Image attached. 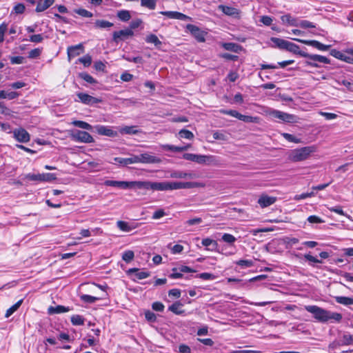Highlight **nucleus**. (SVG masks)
I'll list each match as a JSON object with an SVG mask.
<instances>
[{
  "mask_svg": "<svg viewBox=\"0 0 353 353\" xmlns=\"http://www.w3.org/2000/svg\"><path fill=\"white\" fill-rule=\"evenodd\" d=\"M183 158L185 160L194 161L199 164L206 163L208 160L211 157L206 155L195 154L192 153H185L183 155Z\"/></svg>",
  "mask_w": 353,
  "mask_h": 353,
  "instance_id": "12",
  "label": "nucleus"
},
{
  "mask_svg": "<svg viewBox=\"0 0 353 353\" xmlns=\"http://www.w3.org/2000/svg\"><path fill=\"white\" fill-rule=\"evenodd\" d=\"M305 308L308 312L313 314L316 320L321 323H325L329 321L339 323L343 319L341 314L333 312L316 305H306Z\"/></svg>",
  "mask_w": 353,
  "mask_h": 353,
  "instance_id": "1",
  "label": "nucleus"
},
{
  "mask_svg": "<svg viewBox=\"0 0 353 353\" xmlns=\"http://www.w3.org/2000/svg\"><path fill=\"white\" fill-rule=\"evenodd\" d=\"M222 240L225 243L232 244L235 242L236 238L230 234L225 233L222 236Z\"/></svg>",
  "mask_w": 353,
  "mask_h": 353,
  "instance_id": "51",
  "label": "nucleus"
},
{
  "mask_svg": "<svg viewBox=\"0 0 353 353\" xmlns=\"http://www.w3.org/2000/svg\"><path fill=\"white\" fill-rule=\"evenodd\" d=\"M138 188L159 191L168 190V182L138 181Z\"/></svg>",
  "mask_w": 353,
  "mask_h": 353,
  "instance_id": "4",
  "label": "nucleus"
},
{
  "mask_svg": "<svg viewBox=\"0 0 353 353\" xmlns=\"http://www.w3.org/2000/svg\"><path fill=\"white\" fill-rule=\"evenodd\" d=\"M134 35V32L131 29H124L119 31H114L112 34V41L117 43L124 41Z\"/></svg>",
  "mask_w": 353,
  "mask_h": 353,
  "instance_id": "10",
  "label": "nucleus"
},
{
  "mask_svg": "<svg viewBox=\"0 0 353 353\" xmlns=\"http://www.w3.org/2000/svg\"><path fill=\"white\" fill-rule=\"evenodd\" d=\"M41 53V49L40 48H35L32 50H30L28 53V58L29 59H36L38 58Z\"/></svg>",
  "mask_w": 353,
  "mask_h": 353,
  "instance_id": "53",
  "label": "nucleus"
},
{
  "mask_svg": "<svg viewBox=\"0 0 353 353\" xmlns=\"http://www.w3.org/2000/svg\"><path fill=\"white\" fill-rule=\"evenodd\" d=\"M283 137L290 142H293V143H299L300 142V140L299 139L296 138L292 134H290L288 133H283Z\"/></svg>",
  "mask_w": 353,
  "mask_h": 353,
  "instance_id": "60",
  "label": "nucleus"
},
{
  "mask_svg": "<svg viewBox=\"0 0 353 353\" xmlns=\"http://www.w3.org/2000/svg\"><path fill=\"white\" fill-rule=\"evenodd\" d=\"M201 243L203 246H205V247L212 245V248H208V250H213L217 246V243L215 241H213L212 239H211L210 238H206V239H203Z\"/></svg>",
  "mask_w": 353,
  "mask_h": 353,
  "instance_id": "40",
  "label": "nucleus"
},
{
  "mask_svg": "<svg viewBox=\"0 0 353 353\" xmlns=\"http://www.w3.org/2000/svg\"><path fill=\"white\" fill-rule=\"evenodd\" d=\"M267 114L273 119H277L281 121L289 123H296L298 117L294 114H288L280 110L270 109Z\"/></svg>",
  "mask_w": 353,
  "mask_h": 353,
  "instance_id": "3",
  "label": "nucleus"
},
{
  "mask_svg": "<svg viewBox=\"0 0 353 353\" xmlns=\"http://www.w3.org/2000/svg\"><path fill=\"white\" fill-rule=\"evenodd\" d=\"M114 161L116 163H119V164H120V165H121L123 166H126L128 165L131 164L130 163V157L129 158L115 157L114 159Z\"/></svg>",
  "mask_w": 353,
  "mask_h": 353,
  "instance_id": "50",
  "label": "nucleus"
},
{
  "mask_svg": "<svg viewBox=\"0 0 353 353\" xmlns=\"http://www.w3.org/2000/svg\"><path fill=\"white\" fill-rule=\"evenodd\" d=\"M179 135L180 138L187 139H192L194 138V134L192 132L183 129L179 131Z\"/></svg>",
  "mask_w": 353,
  "mask_h": 353,
  "instance_id": "45",
  "label": "nucleus"
},
{
  "mask_svg": "<svg viewBox=\"0 0 353 353\" xmlns=\"http://www.w3.org/2000/svg\"><path fill=\"white\" fill-rule=\"evenodd\" d=\"M128 274L135 273V276L138 279H143L148 278L150 274L148 272H140L137 268H131L128 271Z\"/></svg>",
  "mask_w": 353,
  "mask_h": 353,
  "instance_id": "28",
  "label": "nucleus"
},
{
  "mask_svg": "<svg viewBox=\"0 0 353 353\" xmlns=\"http://www.w3.org/2000/svg\"><path fill=\"white\" fill-rule=\"evenodd\" d=\"M81 299L85 303H93L99 299L96 296L83 294L81 296Z\"/></svg>",
  "mask_w": 353,
  "mask_h": 353,
  "instance_id": "48",
  "label": "nucleus"
},
{
  "mask_svg": "<svg viewBox=\"0 0 353 353\" xmlns=\"http://www.w3.org/2000/svg\"><path fill=\"white\" fill-rule=\"evenodd\" d=\"M316 152L315 146H305L301 148L292 150L290 152L289 158L294 162L304 161L309 158L311 154Z\"/></svg>",
  "mask_w": 353,
  "mask_h": 353,
  "instance_id": "2",
  "label": "nucleus"
},
{
  "mask_svg": "<svg viewBox=\"0 0 353 353\" xmlns=\"http://www.w3.org/2000/svg\"><path fill=\"white\" fill-rule=\"evenodd\" d=\"M281 20L283 23L289 24L292 26H296L295 23L296 20L294 18H292L291 15L289 14L281 16Z\"/></svg>",
  "mask_w": 353,
  "mask_h": 353,
  "instance_id": "39",
  "label": "nucleus"
},
{
  "mask_svg": "<svg viewBox=\"0 0 353 353\" xmlns=\"http://www.w3.org/2000/svg\"><path fill=\"white\" fill-rule=\"evenodd\" d=\"M26 179L30 181H38L50 182L57 179V176L54 173H42V174H28L26 175Z\"/></svg>",
  "mask_w": 353,
  "mask_h": 353,
  "instance_id": "6",
  "label": "nucleus"
},
{
  "mask_svg": "<svg viewBox=\"0 0 353 353\" xmlns=\"http://www.w3.org/2000/svg\"><path fill=\"white\" fill-rule=\"evenodd\" d=\"M335 301L336 303L343 305H353V298L347 297V296H335Z\"/></svg>",
  "mask_w": 353,
  "mask_h": 353,
  "instance_id": "31",
  "label": "nucleus"
},
{
  "mask_svg": "<svg viewBox=\"0 0 353 353\" xmlns=\"http://www.w3.org/2000/svg\"><path fill=\"white\" fill-rule=\"evenodd\" d=\"M141 163H159L161 162L160 158L149 153L141 154Z\"/></svg>",
  "mask_w": 353,
  "mask_h": 353,
  "instance_id": "20",
  "label": "nucleus"
},
{
  "mask_svg": "<svg viewBox=\"0 0 353 353\" xmlns=\"http://www.w3.org/2000/svg\"><path fill=\"white\" fill-rule=\"evenodd\" d=\"M293 39L298 42L304 43L305 45H308V46L314 47L321 51H326V50H329L331 46L330 45L323 44L316 40H303V39Z\"/></svg>",
  "mask_w": 353,
  "mask_h": 353,
  "instance_id": "13",
  "label": "nucleus"
},
{
  "mask_svg": "<svg viewBox=\"0 0 353 353\" xmlns=\"http://www.w3.org/2000/svg\"><path fill=\"white\" fill-rule=\"evenodd\" d=\"M186 29L199 42L205 41V36L206 33L204 31H202L199 27L192 24H188L186 26Z\"/></svg>",
  "mask_w": 353,
  "mask_h": 353,
  "instance_id": "11",
  "label": "nucleus"
},
{
  "mask_svg": "<svg viewBox=\"0 0 353 353\" xmlns=\"http://www.w3.org/2000/svg\"><path fill=\"white\" fill-rule=\"evenodd\" d=\"M197 277L203 280H214L216 278L214 274L208 272L201 273L197 276Z\"/></svg>",
  "mask_w": 353,
  "mask_h": 353,
  "instance_id": "56",
  "label": "nucleus"
},
{
  "mask_svg": "<svg viewBox=\"0 0 353 353\" xmlns=\"http://www.w3.org/2000/svg\"><path fill=\"white\" fill-rule=\"evenodd\" d=\"M203 186V185L198 182H168V190L190 189Z\"/></svg>",
  "mask_w": 353,
  "mask_h": 353,
  "instance_id": "7",
  "label": "nucleus"
},
{
  "mask_svg": "<svg viewBox=\"0 0 353 353\" xmlns=\"http://www.w3.org/2000/svg\"><path fill=\"white\" fill-rule=\"evenodd\" d=\"M23 299H21L18 301L15 304H14L12 306H11L10 308H8L6 312L5 316L6 318L11 316L15 311L18 310V308L21 306L22 304Z\"/></svg>",
  "mask_w": 353,
  "mask_h": 353,
  "instance_id": "35",
  "label": "nucleus"
},
{
  "mask_svg": "<svg viewBox=\"0 0 353 353\" xmlns=\"http://www.w3.org/2000/svg\"><path fill=\"white\" fill-rule=\"evenodd\" d=\"M286 50L289 51L290 52H292L294 54H299L301 57H302V54H303L305 53L304 51L300 50V48L299 46H297L296 44L292 43L289 41H288V43H287Z\"/></svg>",
  "mask_w": 353,
  "mask_h": 353,
  "instance_id": "25",
  "label": "nucleus"
},
{
  "mask_svg": "<svg viewBox=\"0 0 353 353\" xmlns=\"http://www.w3.org/2000/svg\"><path fill=\"white\" fill-rule=\"evenodd\" d=\"M302 57L308 59V60L305 61V63L312 67L319 68V65L317 62L327 64L330 63V60L322 55L310 54L305 52V53L302 54Z\"/></svg>",
  "mask_w": 353,
  "mask_h": 353,
  "instance_id": "5",
  "label": "nucleus"
},
{
  "mask_svg": "<svg viewBox=\"0 0 353 353\" xmlns=\"http://www.w3.org/2000/svg\"><path fill=\"white\" fill-rule=\"evenodd\" d=\"M183 305V303H181L180 301H176L172 305L169 306L168 310L177 315L182 314L184 313V310H181Z\"/></svg>",
  "mask_w": 353,
  "mask_h": 353,
  "instance_id": "27",
  "label": "nucleus"
},
{
  "mask_svg": "<svg viewBox=\"0 0 353 353\" xmlns=\"http://www.w3.org/2000/svg\"><path fill=\"white\" fill-rule=\"evenodd\" d=\"M70 310V307H65L63 305H57L56 307L50 306L48 308V313L50 314H61V313L69 312Z\"/></svg>",
  "mask_w": 353,
  "mask_h": 353,
  "instance_id": "26",
  "label": "nucleus"
},
{
  "mask_svg": "<svg viewBox=\"0 0 353 353\" xmlns=\"http://www.w3.org/2000/svg\"><path fill=\"white\" fill-rule=\"evenodd\" d=\"M271 41L274 43L273 47L278 48L281 50H286L287 43H288V41L283 39H280V38H276V37H272Z\"/></svg>",
  "mask_w": 353,
  "mask_h": 353,
  "instance_id": "24",
  "label": "nucleus"
},
{
  "mask_svg": "<svg viewBox=\"0 0 353 353\" xmlns=\"http://www.w3.org/2000/svg\"><path fill=\"white\" fill-rule=\"evenodd\" d=\"M72 123L74 126L82 128V129H85V130H91L92 129V126L90 124H89L87 122L83 121H74Z\"/></svg>",
  "mask_w": 353,
  "mask_h": 353,
  "instance_id": "38",
  "label": "nucleus"
},
{
  "mask_svg": "<svg viewBox=\"0 0 353 353\" xmlns=\"http://www.w3.org/2000/svg\"><path fill=\"white\" fill-rule=\"evenodd\" d=\"M123 58L129 62H134L136 63H143V58L141 57H132L123 55Z\"/></svg>",
  "mask_w": 353,
  "mask_h": 353,
  "instance_id": "49",
  "label": "nucleus"
},
{
  "mask_svg": "<svg viewBox=\"0 0 353 353\" xmlns=\"http://www.w3.org/2000/svg\"><path fill=\"white\" fill-rule=\"evenodd\" d=\"M238 119L243 121L245 123H255L257 121V117H254L252 116L243 115L239 113Z\"/></svg>",
  "mask_w": 353,
  "mask_h": 353,
  "instance_id": "42",
  "label": "nucleus"
},
{
  "mask_svg": "<svg viewBox=\"0 0 353 353\" xmlns=\"http://www.w3.org/2000/svg\"><path fill=\"white\" fill-rule=\"evenodd\" d=\"M313 196H314V192L303 193L301 194L295 195L294 199L296 200V201H299V200H301V199H307L308 197H312Z\"/></svg>",
  "mask_w": 353,
  "mask_h": 353,
  "instance_id": "54",
  "label": "nucleus"
},
{
  "mask_svg": "<svg viewBox=\"0 0 353 353\" xmlns=\"http://www.w3.org/2000/svg\"><path fill=\"white\" fill-rule=\"evenodd\" d=\"M84 52V47L82 43L75 46H69L67 49V54L68 61H70L71 59L75 57Z\"/></svg>",
  "mask_w": 353,
  "mask_h": 353,
  "instance_id": "15",
  "label": "nucleus"
},
{
  "mask_svg": "<svg viewBox=\"0 0 353 353\" xmlns=\"http://www.w3.org/2000/svg\"><path fill=\"white\" fill-rule=\"evenodd\" d=\"M14 137L17 141L21 143H27L30 139V134L23 128L15 129L13 131Z\"/></svg>",
  "mask_w": 353,
  "mask_h": 353,
  "instance_id": "14",
  "label": "nucleus"
},
{
  "mask_svg": "<svg viewBox=\"0 0 353 353\" xmlns=\"http://www.w3.org/2000/svg\"><path fill=\"white\" fill-rule=\"evenodd\" d=\"M222 46L225 50L236 53H239L243 49L241 46L235 43H223Z\"/></svg>",
  "mask_w": 353,
  "mask_h": 353,
  "instance_id": "23",
  "label": "nucleus"
},
{
  "mask_svg": "<svg viewBox=\"0 0 353 353\" xmlns=\"http://www.w3.org/2000/svg\"><path fill=\"white\" fill-rule=\"evenodd\" d=\"M160 14L164 15V16H166L168 17V18H170V19H177V14H178V12H176V11H162L160 12Z\"/></svg>",
  "mask_w": 353,
  "mask_h": 353,
  "instance_id": "58",
  "label": "nucleus"
},
{
  "mask_svg": "<svg viewBox=\"0 0 353 353\" xmlns=\"http://www.w3.org/2000/svg\"><path fill=\"white\" fill-rule=\"evenodd\" d=\"M43 40L42 34H33L30 37L29 41L33 43H41Z\"/></svg>",
  "mask_w": 353,
  "mask_h": 353,
  "instance_id": "57",
  "label": "nucleus"
},
{
  "mask_svg": "<svg viewBox=\"0 0 353 353\" xmlns=\"http://www.w3.org/2000/svg\"><path fill=\"white\" fill-rule=\"evenodd\" d=\"M145 41L148 43H153L157 48H160L162 42L159 39L157 35L150 34L145 38Z\"/></svg>",
  "mask_w": 353,
  "mask_h": 353,
  "instance_id": "29",
  "label": "nucleus"
},
{
  "mask_svg": "<svg viewBox=\"0 0 353 353\" xmlns=\"http://www.w3.org/2000/svg\"><path fill=\"white\" fill-rule=\"evenodd\" d=\"M78 61L83 63L85 67H88L92 63V57L89 54H86L78 59Z\"/></svg>",
  "mask_w": 353,
  "mask_h": 353,
  "instance_id": "44",
  "label": "nucleus"
},
{
  "mask_svg": "<svg viewBox=\"0 0 353 353\" xmlns=\"http://www.w3.org/2000/svg\"><path fill=\"white\" fill-rule=\"evenodd\" d=\"M117 17L122 21H128L130 19L131 15L128 10H122L118 11Z\"/></svg>",
  "mask_w": 353,
  "mask_h": 353,
  "instance_id": "34",
  "label": "nucleus"
},
{
  "mask_svg": "<svg viewBox=\"0 0 353 353\" xmlns=\"http://www.w3.org/2000/svg\"><path fill=\"white\" fill-rule=\"evenodd\" d=\"M219 10L223 12L225 14L228 16L238 17L239 15V10L234 7L220 5L219 6Z\"/></svg>",
  "mask_w": 353,
  "mask_h": 353,
  "instance_id": "19",
  "label": "nucleus"
},
{
  "mask_svg": "<svg viewBox=\"0 0 353 353\" xmlns=\"http://www.w3.org/2000/svg\"><path fill=\"white\" fill-rule=\"evenodd\" d=\"M8 30V25L3 23L0 25V43L4 40V34Z\"/></svg>",
  "mask_w": 353,
  "mask_h": 353,
  "instance_id": "55",
  "label": "nucleus"
},
{
  "mask_svg": "<svg viewBox=\"0 0 353 353\" xmlns=\"http://www.w3.org/2000/svg\"><path fill=\"white\" fill-rule=\"evenodd\" d=\"M135 128V126H124L118 129L121 134H137L139 133V130H136Z\"/></svg>",
  "mask_w": 353,
  "mask_h": 353,
  "instance_id": "30",
  "label": "nucleus"
},
{
  "mask_svg": "<svg viewBox=\"0 0 353 353\" xmlns=\"http://www.w3.org/2000/svg\"><path fill=\"white\" fill-rule=\"evenodd\" d=\"M113 23L105 20H97L94 22V27L100 29L109 28L113 26Z\"/></svg>",
  "mask_w": 353,
  "mask_h": 353,
  "instance_id": "33",
  "label": "nucleus"
},
{
  "mask_svg": "<svg viewBox=\"0 0 353 353\" xmlns=\"http://www.w3.org/2000/svg\"><path fill=\"white\" fill-rule=\"evenodd\" d=\"M341 345H353V335L350 334H344L341 340Z\"/></svg>",
  "mask_w": 353,
  "mask_h": 353,
  "instance_id": "36",
  "label": "nucleus"
},
{
  "mask_svg": "<svg viewBox=\"0 0 353 353\" xmlns=\"http://www.w3.org/2000/svg\"><path fill=\"white\" fill-rule=\"evenodd\" d=\"M54 2V0H40L36 7V12H41L49 7H50Z\"/></svg>",
  "mask_w": 353,
  "mask_h": 353,
  "instance_id": "22",
  "label": "nucleus"
},
{
  "mask_svg": "<svg viewBox=\"0 0 353 353\" xmlns=\"http://www.w3.org/2000/svg\"><path fill=\"white\" fill-rule=\"evenodd\" d=\"M145 317L146 320L149 322H155L157 321L156 314L150 310H147L145 312Z\"/></svg>",
  "mask_w": 353,
  "mask_h": 353,
  "instance_id": "52",
  "label": "nucleus"
},
{
  "mask_svg": "<svg viewBox=\"0 0 353 353\" xmlns=\"http://www.w3.org/2000/svg\"><path fill=\"white\" fill-rule=\"evenodd\" d=\"M104 185L107 186L117 187L121 189H128L132 188H138V181H119L107 180L104 182Z\"/></svg>",
  "mask_w": 353,
  "mask_h": 353,
  "instance_id": "8",
  "label": "nucleus"
},
{
  "mask_svg": "<svg viewBox=\"0 0 353 353\" xmlns=\"http://www.w3.org/2000/svg\"><path fill=\"white\" fill-rule=\"evenodd\" d=\"M77 97L79 100L84 104L86 105H94L102 101L101 99L95 98L86 93L79 92L77 94Z\"/></svg>",
  "mask_w": 353,
  "mask_h": 353,
  "instance_id": "16",
  "label": "nucleus"
},
{
  "mask_svg": "<svg viewBox=\"0 0 353 353\" xmlns=\"http://www.w3.org/2000/svg\"><path fill=\"white\" fill-rule=\"evenodd\" d=\"M71 322L74 325H81L84 324V319L78 314L73 315L71 317Z\"/></svg>",
  "mask_w": 353,
  "mask_h": 353,
  "instance_id": "43",
  "label": "nucleus"
},
{
  "mask_svg": "<svg viewBox=\"0 0 353 353\" xmlns=\"http://www.w3.org/2000/svg\"><path fill=\"white\" fill-rule=\"evenodd\" d=\"M172 178L176 179H196L198 177L197 174L194 172H185L182 171H175L170 174Z\"/></svg>",
  "mask_w": 353,
  "mask_h": 353,
  "instance_id": "21",
  "label": "nucleus"
},
{
  "mask_svg": "<svg viewBox=\"0 0 353 353\" xmlns=\"http://www.w3.org/2000/svg\"><path fill=\"white\" fill-rule=\"evenodd\" d=\"M164 305L159 301L154 302L152 305V308L157 312H162L164 310Z\"/></svg>",
  "mask_w": 353,
  "mask_h": 353,
  "instance_id": "59",
  "label": "nucleus"
},
{
  "mask_svg": "<svg viewBox=\"0 0 353 353\" xmlns=\"http://www.w3.org/2000/svg\"><path fill=\"white\" fill-rule=\"evenodd\" d=\"M26 7L23 3H17L14 7V11L16 14H22L24 12Z\"/></svg>",
  "mask_w": 353,
  "mask_h": 353,
  "instance_id": "63",
  "label": "nucleus"
},
{
  "mask_svg": "<svg viewBox=\"0 0 353 353\" xmlns=\"http://www.w3.org/2000/svg\"><path fill=\"white\" fill-rule=\"evenodd\" d=\"M276 201V197L270 196L267 194H262L259 200L258 203L261 208H266L274 204Z\"/></svg>",
  "mask_w": 353,
  "mask_h": 353,
  "instance_id": "18",
  "label": "nucleus"
},
{
  "mask_svg": "<svg viewBox=\"0 0 353 353\" xmlns=\"http://www.w3.org/2000/svg\"><path fill=\"white\" fill-rule=\"evenodd\" d=\"M96 131L100 135H104L109 137H116L118 135L117 132L112 130V128L105 125H96Z\"/></svg>",
  "mask_w": 353,
  "mask_h": 353,
  "instance_id": "17",
  "label": "nucleus"
},
{
  "mask_svg": "<svg viewBox=\"0 0 353 353\" xmlns=\"http://www.w3.org/2000/svg\"><path fill=\"white\" fill-rule=\"evenodd\" d=\"M117 227L122 231L130 232L133 229L136 228V226L131 225L128 223L123 221H119L117 223Z\"/></svg>",
  "mask_w": 353,
  "mask_h": 353,
  "instance_id": "32",
  "label": "nucleus"
},
{
  "mask_svg": "<svg viewBox=\"0 0 353 353\" xmlns=\"http://www.w3.org/2000/svg\"><path fill=\"white\" fill-rule=\"evenodd\" d=\"M179 352L180 353H190L191 349L188 345L185 344H181L179 346Z\"/></svg>",
  "mask_w": 353,
  "mask_h": 353,
  "instance_id": "64",
  "label": "nucleus"
},
{
  "mask_svg": "<svg viewBox=\"0 0 353 353\" xmlns=\"http://www.w3.org/2000/svg\"><path fill=\"white\" fill-rule=\"evenodd\" d=\"M330 54L332 56H333L334 57L338 59H340V60H342L343 59V57L345 55V54H343V52L336 50V49H333L330 51Z\"/></svg>",
  "mask_w": 353,
  "mask_h": 353,
  "instance_id": "61",
  "label": "nucleus"
},
{
  "mask_svg": "<svg viewBox=\"0 0 353 353\" xmlns=\"http://www.w3.org/2000/svg\"><path fill=\"white\" fill-rule=\"evenodd\" d=\"M74 12L83 17L90 18L93 16L91 12L83 8L76 9Z\"/></svg>",
  "mask_w": 353,
  "mask_h": 353,
  "instance_id": "46",
  "label": "nucleus"
},
{
  "mask_svg": "<svg viewBox=\"0 0 353 353\" xmlns=\"http://www.w3.org/2000/svg\"><path fill=\"white\" fill-rule=\"evenodd\" d=\"M213 138L216 140L226 141L227 136L223 133L216 131L213 133Z\"/></svg>",
  "mask_w": 353,
  "mask_h": 353,
  "instance_id": "62",
  "label": "nucleus"
},
{
  "mask_svg": "<svg viewBox=\"0 0 353 353\" xmlns=\"http://www.w3.org/2000/svg\"><path fill=\"white\" fill-rule=\"evenodd\" d=\"M141 6L150 10H154L157 6V0H141Z\"/></svg>",
  "mask_w": 353,
  "mask_h": 353,
  "instance_id": "37",
  "label": "nucleus"
},
{
  "mask_svg": "<svg viewBox=\"0 0 353 353\" xmlns=\"http://www.w3.org/2000/svg\"><path fill=\"white\" fill-rule=\"evenodd\" d=\"M73 139L81 143H90L94 141L92 137L87 132L81 130H75L72 134Z\"/></svg>",
  "mask_w": 353,
  "mask_h": 353,
  "instance_id": "9",
  "label": "nucleus"
},
{
  "mask_svg": "<svg viewBox=\"0 0 353 353\" xmlns=\"http://www.w3.org/2000/svg\"><path fill=\"white\" fill-rule=\"evenodd\" d=\"M79 77L89 83L94 84L97 83V81L91 75L86 72L79 73Z\"/></svg>",
  "mask_w": 353,
  "mask_h": 353,
  "instance_id": "41",
  "label": "nucleus"
},
{
  "mask_svg": "<svg viewBox=\"0 0 353 353\" xmlns=\"http://www.w3.org/2000/svg\"><path fill=\"white\" fill-rule=\"evenodd\" d=\"M134 257V252L132 250H128L123 254L122 259L127 263L131 261Z\"/></svg>",
  "mask_w": 353,
  "mask_h": 353,
  "instance_id": "47",
  "label": "nucleus"
}]
</instances>
